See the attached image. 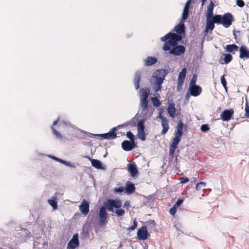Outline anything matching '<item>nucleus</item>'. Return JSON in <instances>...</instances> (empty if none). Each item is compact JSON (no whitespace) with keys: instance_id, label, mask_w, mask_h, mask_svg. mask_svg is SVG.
<instances>
[{"instance_id":"nucleus-1","label":"nucleus","mask_w":249,"mask_h":249,"mask_svg":"<svg viewBox=\"0 0 249 249\" xmlns=\"http://www.w3.org/2000/svg\"><path fill=\"white\" fill-rule=\"evenodd\" d=\"M181 36L170 32L161 37L162 41L164 42L162 49L164 51H169V53L175 56H179L183 54L185 48L182 45H178V42L182 39Z\"/></svg>"},{"instance_id":"nucleus-2","label":"nucleus","mask_w":249,"mask_h":249,"mask_svg":"<svg viewBox=\"0 0 249 249\" xmlns=\"http://www.w3.org/2000/svg\"><path fill=\"white\" fill-rule=\"evenodd\" d=\"M104 206H102L99 210L98 214V225L102 227L106 225L107 218V213L106 209L109 212H113V209L116 208L115 214L117 216H123L125 212L124 210L120 209L122 203L120 200H114L107 199V202L104 203Z\"/></svg>"},{"instance_id":"nucleus-3","label":"nucleus","mask_w":249,"mask_h":249,"mask_svg":"<svg viewBox=\"0 0 249 249\" xmlns=\"http://www.w3.org/2000/svg\"><path fill=\"white\" fill-rule=\"evenodd\" d=\"M167 73L165 69L156 70L150 78V83L155 91L158 92L161 89V85Z\"/></svg>"},{"instance_id":"nucleus-4","label":"nucleus","mask_w":249,"mask_h":249,"mask_svg":"<svg viewBox=\"0 0 249 249\" xmlns=\"http://www.w3.org/2000/svg\"><path fill=\"white\" fill-rule=\"evenodd\" d=\"M183 124L181 121H179L176 127L175 136L173 138V142L170 147L169 153L170 155H173L177 145L179 143L182 136V129Z\"/></svg>"},{"instance_id":"nucleus-5","label":"nucleus","mask_w":249,"mask_h":249,"mask_svg":"<svg viewBox=\"0 0 249 249\" xmlns=\"http://www.w3.org/2000/svg\"><path fill=\"white\" fill-rule=\"evenodd\" d=\"M215 23L222 24L225 27H229L232 23L233 18L231 13H226L223 16L217 15L214 16Z\"/></svg>"},{"instance_id":"nucleus-6","label":"nucleus","mask_w":249,"mask_h":249,"mask_svg":"<svg viewBox=\"0 0 249 249\" xmlns=\"http://www.w3.org/2000/svg\"><path fill=\"white\" fill-rule=\"evenodd\" d=\"M141 102L140 104L145 106L148 104L147 98L150 94V89L148 88H142L140 90Z\"/></svg>"},{"instance_id":"nucleus-7","label":"nucleus","mask_w":249,"mask_h":249,"mask_svg":"<svg viewBox=\"0 0 249 249\" xmlns=\"http://www.w3.org/2000/svg\"><path fill=\"white\" fill-rule=\"evenodd\" d=\"M116 130V127H113L110 131L107 133L101 134H92L94 136H98L104 139H115L117 136L115 131Z\"/></svg>"},{"instance_id":"nucleus-8","label":"nucleus","mask_w":249,"mask_h":249,"mask_svg":"<svg viewBox=\"0 0 249 249\" xmlns=\"http://www.w3.org/2000/svg\"><path fill=\"white\" fill-rule=\"evenodd\" d=\"M137 236L139 240H144L146 239L148 236L146 227L142 226L140 228L137 232Z\"/></svg>"},{"instance_id":"nucleus-9","label":"nucleus","mask_w":249,"mask_h":249,"mask_svg":"<svg viewBox=\"0 0 249 249\" xmlns=\"http://www.w3.org/2000/svg\"><path fill=\"white\" fill-rule=\"evenodd\" d=\"M215 23V19H214V16L212 18H206V25L205 27V32H208L209 31H212L214 28V24Z\"/></svg>"},{"instance_id":"nucleus-10","label":"nucleus","mask_w":249,"mask_h":249,"mask_svg":"<svg viewBox=\"0 0 249 249\" xmlns=\"http://www.w3.org/2000/svg\"><path fill=\"white\" fill-rule=\"evenodd\" d=\"M142 108V115L144 119L146 120L147 118H149L152 114L153 111L152 110H149L148 108V104H146V106H144L142 104L140 105Z\"/></svg>"},{"instance_id":"nucleus-11","label":"nucleus","mask_w":249,"mask_h":249,"mask_svg":"<svg viewBox=\"0 0 249 249\" xmlns=\"http://www.w3.org/2000/svg\"><path fill=\"white\" fill-rule=\"evenodd\" d=\"M234 113L233 109H226L220 115L221 119L224 121L230 120Z\"/></svg>"},{"instance_id":"nucleus-12","label":"nucleus","mask_w":249,"mask_h":249,"mask_svg":"<svg viewBox=\"0 0 249 249\" xmlns=\"http://www.w3.org/2000/svg\"><path fill=\"white\" fill-rule=\"evenodd\" d=\"M79 244L78 235L76 233L73 235L72 238L68 243L67 248H73V249H75L78 247Z\"/></svg>"},{"instance_id":"nucleus-13","label":"nucleus","mask_w":249,"mask_h":249,"mask_svg":"<svg viewBox=\"0 0 249 249\" xmlns=\"http://www.w3.org/2000/svg\"><path fill=\"white\" fill-rule=\"evenodd\" d=\"M186 74V69L183 68L179 72L178 77V89L181 88L184 82Z\"/></svg>"},{"instance_id":"nucleus-14","label":"nucleus","mask_w":249,"mask_h":249,"mask_svg":"<svg viewBox=\"0 0 249 249\" xmlns=\"http://www.w3.org/2000/svg\"><path fill=\"white\" fill-rule=\"evenodd\" d=\"M122 146L124 150L130 151L135 147V142L125 140L122 143Z\"/></svg>"},{"instance_id":"nucleus-15","label":"nucleus","mask_w":249,"mask_h":249,"mask_svg":"<svg viewBox=\"0 0 249 249\" xmlns=\"http://www.w3.org/2000/svg\"><path fill=\"white\" fill-rule=\"evenodd\" d=\"M79 209L82 214L87 215L89 212V204L86 200H83L80 205Z\"/></svg>"},{"instance_id":"nucleus-16","label":"nucleus","mask_w":249,"mask_h":249,"mask_svg":"<svg viewBox=\"0 0 249 249\" xmlns=\"http://www.w3.org/2000/svg\"><path fill=\"white\" fill-rule=\"evenodd\" d=\"M189 90L191 95L193 96H197L201 93L202 89L199 86H195L189 87Z\"/></svg>"},{"instance_id":"nucleus-17","label":"nucleus","mask_w":249,"mask_h":249,"mask_svg":"<svg viewBox=\"0 0 249 249\" xmlns=\"http://www.w3.org/2000/svg\"><path fill=\"white\" fill-rule=\"evenodd\" d=\"M239 57L241 59L246 58H249V50L245 46H241L239 49Z\"/></svg>"},{"instance_id":"nucleus-18","label":"nucleus","mask_w":249,"mask_h":249,"mask_svg":"<svg viewBox=\"0 0 249 249\" xmlns=\"http://www.w3.org/2000/svg\"><path fill=\"white\" fill-rule=\"evenodd\" d=\"M173 31H175L178 34V35L181 36V35L184 34L185 33L184 22L182 21L180 22L179 24L176 26Z\"/></svg>"},{"instance_id":"nucleus-19","label":"nucleus","mask_w":249,"mask_h":249,"mask_svg":"<svg viewBox=\"0 0 249 249\" xmlns=\"http://www.w3.org/2000/svg\"><path fill=\"white\" fill-rule=\"evenodd\" d=\"M128 170L132 177H135L138 174V171L137 169L136 166L134 163H131L128 164Z\"/></svg>"},{"instance_id":"nucleus-20","label":"nucleus","mask_w":249,"mask_h":249,"mask_svg":"<svg viewBox=\"0 0 249 249\" xmlns=\"http://www.w3.org/2000/svg\"><path fill=\"white\" fill-rule=\"evenodd\" d=\"M192 1L195 2V0H188L185 5L182 13V19L183 20H186L188 18L189 6Z\"/></svg>"},{"instance_id":"nucleus-21","label":"nucleus","mask_w":249,"mask_h":249,"mask_svg":"<svg viewBox=\"0 0 249 249\" xmlns=\"http://www.w3.org/2000/svg\"><path fill=\"white\" fill-rule=\"evenodd\" d=\"M176 108L175 104L173 102H171L169 104L167 107V111L170 117L175 118L176 115Z\"/></svg>"},{"instance_id":"nucleus-22","label":"nucleus","mask_w":249,"mask_h":249,"mask_svg":"<svg viewBox=\"0 0 249 249\" xmlns=\"http://www.w3.org/2000/svg\"><path fill=\"white\" fill-rule=\"evenodd\" d=\"M141 72L140 71L136 72L134 76V84L136 89H138L140 88L139 83L141 80Z\"/></svg>"},{"instance_id":"nucleus-23","label":"nucleus","mask_w":249,"mask_h":249,"mask_svg":"<svg viewBox=\"0 0 249 249\" xmlns=\"http://www.w3.org/2000/svg\"><path fill=\"white\" fill-rule=\"evenodd\" d=\"M135 187L133 183L130 181H127L125 184L126 193L127 194H131L135 191Z\"/></svg>"},{"instance_id":"nucleus-24","label":"nucleus","mask_w":249,"mask_h":249,"mask_svg":"<svg viewBox=\"0 0 249 249\" xmlns=\"http://www.w3.org/2000/svg\"><path fill=\"white\" fill-rule=\"evenodd\" d=\"M157 62V59L154 57L148 56L144 60V65L150 66L154 65Z\"/></svg>"},{"instance_id":"nucleus-25","label":"nucleus","mask_w":249,"mask_h":249,"mask_svg":"<svg viewBox=\"0 0 249 249\" xmlns=\"http://www.w3.org/2000/svg\"><path fill=\"white\" fill-rule=\"evenodd\" d=\"M214 7V3L213 1H211L208 8L207 10V13H206V17L207 18H213V10Z\"/></svg>"},{"instance_id":"nucleus-26","label":"nucleus","mask_w":249,"mask_h":249,"mask_svg":"<svg viewBox=\"0 0 249 249\" xmlns=\"http://www.w3.org/2000/svg\"><path fill=\"white\" fill-rule=\"evenodd\" d=\"M161 125L163 128L162 130L161 131V134H165L167 132L169 128L168 124V121L167 119H166L164 120H162V121H161Z\"/></svg>"},{"instance_id":"nucleus-27","label":"nucleus","mask_w":249,"mask_h":249,"mask_svg":"<svg viewBox=\"0 0 249 249\" xmlns=\"http://www.w3.org/2000/svg\"><path fill=\"white\" fill-rule=\"evenodd\" d=\"M91 165L94 167L98 169H104V168L103 167L102 163L100 161L97 160L92 159L91 160Z\"/></svg>"},{"instance_id":"nucleus-28","label":"nucleus","mask_w":249,"mask_h":249,"mask_svg":"<svg viewBox=\"0 0 249 249\" xmlns=\"http://www.w3.org/2000/svg\"><path fill=\"white\" fill-rule=\"evenodd\" d=\"M48 202L53 207V210L57 209V204L56 202V198L55 196H53L51 199H48Z\"/></svg>"},{"instance_id":"nucleus-29","label":"nucleus","mask_w":249,"mask_h":249,"mask_svg":"<svg viewBox=\"0 0 249 249\" xmlns=\"http://www.w3.org/2000/svg\"><path fill=\"white\" fill-rule=\"evenodd\" d=\"M238 48V46L235 44H230L226 46V49L229 53H232L233 51H237Z\"/></svg>"},{"instance_id":"nucleus-30","label":"nucleus","mask_w":249,"mask_h":249,"mask_svg":"<svg viewBox=\"0 0 249 249\" xmlns=\"http://www.w3.org/2000/svg\"><path fill=\"white\" fill-rule=\"evenodd\" d=\"M145 119H142L140 120L137 124V129L138 131H143L144 130V124L145 121Z\"/></svg>"},{"instance_id":"nucleus-31","label":"nucleus","mask_w":249,"mask_h":249,"mask_svg":"<svg viewBox=\"0 0 249 249\" xmlns=\"http://www.w3.org/2000/svg\"><path fill=\"white\" fill-rule=\"evenodd\" d=\"M151 99L154 107H158L160 105L161 102L157 97H153Z\"/></svg>"},{"instance_id":"nucleus-32","label":"nucleus","mask_w":249,"mask_h":249,"mask_svg":"<svg viewBox=\"0 0 249 249\" xmlns=\"http://www.w3.org/2000/svg\"><path fill=\"white\" fill-rule=\"evenodd\" d=\"M206 186V183L205 182H200L196 184V191L200 190L202 188Z\"/></svg>"},{"instance_id":"nucleus-33","label":"nucleus","mask_w":249,"mask_h":249,"mask_svg":"<svg viewBox=\"0 0 249 249\" xmlns=\"http://www.w3.org/2000/svg\"><path fill=\"white\" fill-rule=\"evenodd\" d=\"M224 56V60L226 64H228L231 61L232 57L231 54L229 53L225 54Z\"/></svg>"},{"instance_id":"nucleus-34","label":"nucleus","mask_w":249,"mask_h":249,"mask_svg":"<svg viewBox=\"0 0 249 249\" xmlns=\"http://www.w3.org/2000/svg\"><path fill=\"white\" fill-rule=\"evenodd\" d=\"M139 138L142 141L145 140V136L144 130L143 131H138Z\"/></svg>"},{"instance_id":"nucleus-35","label":"nucleus","mask_w":249,"mask_h":249,"mask_svg":"<svg viewBox=\"0 0 249 249\" xmlns=\"http://www.w3.org/2000/svg\"><path fill=\"white\" fill-rule=\"evenodd\" d=\"M196 75H194L190 82L189 87L197 86L196 85Z\"/></svg>"},{"instance_id":"nucleus-36","label":"nucleus","mask_w":249,"mask_h":249,"mask_svg":"<svg viewBox=\"0 0 249 249\" xmlns=\"http://www.w3.org/2000/svg\"><path fill=\"white\" fill-rule=\"evenodd\" d=\"M126 136L129 139H130V141H131L132 142H134V136L131 132H130V131L127 132L126 133Z\"/></svg>"},{"instance_id":"nucleus-37","label":"nucleus","mask_w":249,"mask_h":249,"mask_svg":"<svg viewBox=\"0 0 249 249\" xmlns=\"http://www.w3.org/2000/svg\"><path fill=\"white\" fill-rule=\"evenodd\" d=\"M138 222L136 220H134L133 225L127 228V231H133L137 227Z\"/></svg>"},{"instance_id":"nucleus-38","label":"nucleus","mask_w":249,"mask_h":249,"mask_svg":"<svg viewBox=\"0 0 249 249\" xmlns=\"http://www.w3.org/2000/svg\"><path fill=\"white\" fill-rule=\"evenodd\" d=\"M221 84L222 85V86H223V87L225 88V89L226 90H227V87H226L227 82L225 78L224 75H222L221 77Z\"/></svg>"},{"instance_id":"nucleus-39","label":"nucleus","mask_w":249,"mask_h":249,"mask_svg":"<svg viewBox=\"0 0 249 249\" xmlns=\"http://www.w3.org/2000/svg\"><path fill=\"white\" fill-rule=\"evenodd\" d=\"M210 129L208 124H202L200 127V130L203 132H206Z\"/></svg>"},{"instance_id":"nucleus-40","label":"nucleus","mask_w":249,"mask_h":249,"mask_svg":"<svg viewBox=\"0 0 249 249\" xmlns=\"http://www.w3.org/2000/svg\"><path fill=\"white\" fill-rule=\"evenodd\" d=\"M52 130L53 131V133L56 136L57 138H62L61 134L57 131L53 127H52Z\"/></svg>"},{"instance_id":"nucleus-41","label":"nucleus","mask_w":249,"mask_h":249,"mask_svg":"<svg viewBox=\"0 0 249 249\" xmlns=\"http://www.w3.org/2000/svg\"><path fill=\"white\" fill-rule=\"evenodd\" d=\"M63 164H64L67 166L72 167V168H75L76 167V165L74 163H71L70 162H68V161H67L65 160H64V162L63 163Z\"/></svg>"},{"instance_id":"nucleus-42","label":"nucleus","mask_w":249,"mask_h":249,"mask_svg":"<svg viewBox=\"0 0 249 249\" xmlns=\"http://www.w3.org/2000/svg\"><path fill=\"white\" fill-rule=\"evenodd\" d=\"M162 112L160 111L159 112V115L157 116L156 119H160L162 121V120H164L167 119L165 117L162 115Z\"/></svg>"},{"instance_id":"nucleus-43","label":"nucleus","mask_w":249,"mask_h":249,"mask_svg":"<svg viewBox=\"0 0 249 249\" xmlns=\"http://www.w3.org/2000/svg\"><path fill=\"white\" fill-rule=\"evenodd\" d=\"M236 4L240 7H242L244 6L245 3L243 0H237Z\"/></svg>"},{"instance_id":"nucleus-44","label":"nucleus","mask_w":249,"mask_h":249,"mask_svg":"<svg viewBox=\"0 0 249 249\" xmlns=\"http://www.w3.org/2000/svg\"><path fill=\"white\" fill-rule=\"evenodd\" d=\"M183 200L182 199H179L177 201L174 206L177 208V207L179 206L183 203Z\"/></svg>"},{"instance_id":"nucleus-45","label":"nucleus","mask_w":249,"mask_h":249,"mask_svg":"<svg viewBox=\"0 0 249 249\" xmlns=\"http://www.w3.org/2000/svg\"><path fill=\"white\" fill-rule=\"evenodd\" d=\"M170 213L172 215H174L177 212L176 207L174 206L170 209Z\"/></svg>"},{"instance_id":"nucleus-46","label":"nucleus","mask_w":249,"mask_h":249,"mask_svg":"<svg viewBox=\"0 0 249 249\" xmlns=\"http://www.w3.org/2000/svg\"><path fill=\"white\" fill-rule=\"evenodd\" d=\"M114 191L115 192H116L117 193H122L124 192V189L123 187H119L118 188H115Z\"/></svg>"},{"instance_id":"nucleus-47","label":"nucleus","mask_w":249,"mask_h":249,"mask_svg":"<svg viewBox=\"0 0 249 249\" xmlns=\"http://www.w3.org/2000/svg\"><path fill=\"white\" fill-rule=\"evenodd\" d=\"M189 181V178H180V182L181 183H185Z\"/></svg>"},{"instance_id":"nucleus-48","label":"nucleus","mask_w":249,"mask_h":249,"mask_svg":"<svg viewBox=\"0 0 249 249\" xmlns=\"http://www.w3.org/2000/svg\"><path fill=\"white\" fill-rule=\"evenodd\" d=\"M245 111L246 113L247 116H249V106H248V104L247 103L246 106L245 107Z\"/></svg>"},{"instance_id":"nucleus-49","label":"nucleus","mask_w":249,"mask_h":249,"mask_svg":"<svg viewBox=\"0 0 249 249\" xmlns=\"http://www.w3.org/2000/svg\"><path fill=\"white\" fill-rule=\"evenodd\" d=\"M129 206H130V203H129V201H126L125 202V203H124V208H127V209L128 208H129Z\"/></svg>"},{"instance_id":"nucleus-50","label":"nucleus","mask_w":249,"mask_h":249,"mask_svg":"<svg viewBox=\"0 0 249 249\" xmlns=\"http://www.w3.org/2000/svg\"><path fill=\"white\" fill-rule=\"evenodd\" d=\"M55 160H56L61 163H62V164H63V163L64 162V160H61V159L56 158V157L55 158Z\"/></svg>"},{"instance_id":"nucleus-51","label":"nucleus","mask_w":249,"mask_h":249,"mask_svg":"<svg viewBox=\"0 0 249 249\" xmlns=\"http://www.w3.org/2000/svg\"><path fill=\"white\" fill-rule=\"evenodd\" d=\"M55 160H56L61 163H62V164H63V163L64 162V160H61V159L56 158V157L55 158Z\"/></svg>"},{"instance_id":"nucleus-52","label":"nucleus","mask_w":249,"mask_h":249,"mask_svg":"<svg viewBox=\"0 0 249 249\" xmlns=\"http://www.w3.org/2000/svg\"><path fill=\"white\" fill-rule=\"evenodd\" d=\"M59 119L58 118L57 120H56V121H54L53 123V125H56L57 124L58 122L59 121Z\"/></svg>"},{"instance_id":"nucleus-53","label":"nucleus","mask_w":249,"mask_h":249,"mask_svg":"<svg viewBox=\"0 0 249 249\" xmlns=\"http://www.w3.org/2000/svg\"><path fill=\"white\" fill-rule=\"evenodd\" d=\"M206 0H201V6H202V7L203 6V5H204V3H205V2H206Z\"/></svg>"},{"instance_id":"nucleus-54","label":"nucleus","mask_w":249,"mask_h":249,"mask_svg":"<svg viewBox=\"0 0 249 249\" xmlns=\"http://www.w3.org/2000/svg\"><path fill=\"white\" fill-rule=\"evenodd\" d=\"M48 157H50V158H51V159H52L54 160H55V158H56V157H55L53 156H51V155H49V156H48Z\"/></svg>"},{"instance_id":"nucleus-55","label":"nucleus","mask_w":249,"mask_h":249,"mask_svg":"<svg viewBox=\"0 0 249 249\" xmlns=\"http://www.w3.org/2000/svg\"><path fill=\"white\" fill-rule=\"evenodd\" d=\"M62 124H64L65 125L67 124V123L66 122H62Z\"/></svg>"},{"instance_id":"nucleus-56","label":"nucleus","mask_w":249,"mask_h":249,"mask_svg":"<svg viewBox=\"0 0 249 249\" xmlns=\"http://www.w3.org/2000/svg\"><path fill=\"white\" fill-rule=\"evenodd\" d=\"M189 96V95L188 94H187L186 95V98H188Z\"/></svg>"},{"instance_id":"nucleus-57","label":"nucleus","mask_w":249,"mask_h":249,"mask_svg":"<svg viewBox=\"0 0 249 249\" xmlns=\"http://www.w3.org/2000/svg\"><path fill=\"white\" fill-rule=\"evenodd\" d=\"M67 249H73V248H67Z\"/></svg>"}]
</instances>
